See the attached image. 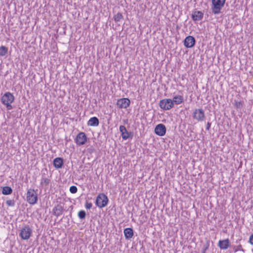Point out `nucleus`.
<instances>
[{
	"label": "nucleus",
	"mask_w": 253,
	"mask_h": 253,
	"mask_svg": "<svg viewBox=\"0 0 253 253\" xmlns=\"http://www.w3.org/2000/svg\"><path fill=\"white\" fill-rule=\"evenodd\" d=\"M14 100V96L9 92L5 93L1 98L2 103L6 106L8 109H12L11 104L13 102Z\"/></svg>",
	"instance_id": "nucleus-1"
},
{
	"label": "nucleus",
	"mask_w": 253,
	"mask_h": 253,
	"mask_svg": "<svg viewBox=\"0 0 253 253\" xmlns=\"http://www.w3.org/2000/svg\"><path fill=\"white\" fill-rule=\"evenodd\" d=\"M212 2V12L217 14L220 13L222 7L224 6L225 0H211Z\"/></svg>",
	"instance_id": "nucleus-2"
},
{
	"label": "nucleus",
	"mask_w": 253,
	"mask_h": 253,
	"mask_svg": "<svg viewBox=\"0 0 253 253\" xmlns=\"http://www.w3.org/2000/svg\"><path fill=\"white\" fill-rule=\"evenodd\" d=\"M32 232L33 231L29 225H27L21 228L19 233V236L23 240H28L32 236Z\"/></svg>",
	"instance_id": "nucleus-3"
},
{
	"label": "nucleus",
	"mask_w": 253,
	"mask_h": 253,
	"mask_svg": "<svg viewBox=\"0 0 253 253\" xmlns=\"http://www.w3.org/2000/svg\"><path fill=\"white\" fill-rule=\"evenodd\" d=\"M27 201L32 205L36 204L38 201V195L36 191L32 189H30L27 193Z\"/></svg>",
	"instance_id": "nucleus-4"
},
{
	"label": "nucleus",
	"mask_w": 253,
	"mask_h": 253,
	"mask_svg": "<svg viewBox=\"0 0 253 253\" xmlns=\"http://www.w3.org/2000/svg\"><path fill=\"white\" fill-rule=\"evenodd\" d=\"M108 202L107 197L104 194H100L96 199V204L100 208L105 207Z\"/></svg>",
	"instance_id": "nucleus-5"
},
{
	"label": "nucleus",
	"mask_w": 253,
	"mask_h": 253,
	"mask_svg": "<svg viewBox=\"0 0 253 253\" xmlns=\"http://www.w3.org/2000/svg\"><path fill=\"white\" fill-rule=\"evenodd\" d=\"M159 106L161 109L168 110L173 107V102L170 99H164L160 101Z\"/></svg>",
	"instance_id": "nucleus-6"
},
{
	"label": "nucleus",
	"mask_w": 253,
	"mask_h": 253,
	"mask_svg": "<svg viewBox=\"0 0 253 253\" xmlns=\"http://www.w3.org/2000/svg\"><path fill=\"white\" fill-rule=\"evenodd\" d=\"M193 118L198 121H203L205 118L204 110L202 109H196L193 113Z\"/></svg>",
	"instance_id": "nucleus-7"
},
{
	"label": "nucleus",
	"mask_w": 253,
	"mask_h": 253,
	"mask_svg": "<svg viewBox=\"0 0 253 253\" xmlns=\"http://www.w3.org/2000/svg\"><path fill=\"white\" fill-rule=\"evenodd\" d=\"M87 137L85 133L81 132L78 134L75 139L77 145L81 146L84 144L87 141Z\"/></svg>",
	"instance_id": "nucleus-8"
},
{
	"label": "nucleus",
	"mask_w": 253,
	"mask_h": 253,
	"mask_svg": "<svg viewBox=\"0 0 253 253\" xmlns=\"http://www.w3.org/2000/svg\"><path fill=\"white\" fill-rule=\"evenodd\" d=\"M130 100L126 98H123L118 100L117 105L119 108H126L130 105Z\"/></svg>",
	"instance_id": "nucleus-9"
},
{
	"label": "nucleus",
	"mask_w": 253,
	"mask_h": 253,
	"mask_svg": "<svg viewBox=\"0 0 253 253\" xmlns=\"http://www.w3.org/2000/svg\"><path fill=\"white\" fill-rule=\"evenodd\" d=\"M155 132L156 134L160 136H164L166 132V127L165 126L162 124L157 125L155 128Z\"/></svg>",
	"instance_id": "nucleus-10"
},
{
	"label": "nucleus",
	"mask_w": 253,
	"mask_h": 253,
	"mask_svg": "<svg viewBox=\"0 0 253 253\" xmlns=\"http://www.w3.org/2000/svg\"><path fill=\"white\" fill-rule=\"evenodd\" d=\"M195 43V40L192 36L187 37L184 41V45L187 48L192 47Z\"/></svg>",
	"instance_id": "nucleus-11"
},
{
	"label": "nucleus",
	"mask_w": 253,
	"mask_h": 253,
	"mask_svg": "<svg viewBox=\"0 0 253 253\" xmlns=\"http://www.w3.org/2000/svg\"><path fill=\"white\" fill-rule=\"evenodd\" d=\"M63 207L61 204H58L53 209V213L56 216H59L63 213Z\"/></svg>",
	"instance_id": "nucleus-12"
},
{
	"label": "nucleus",
	"mask_w": 253,
	"mask_h": 253,
	"mask_svg": "<svg viewBox=\"0 0 253 253\" xmlns=\"http://www.w3.org/2000/svg\"><path fill=\"white\" fill-rule=\"evenodd\" d=\"M229 245L230 242L228 239L224 240H220L218 242V246L222 250H226L229 247Z\"/></svg>",
	"instance_id": "nucleus-13"
},
{
	"label": "nucleus",
	"mask_w": 253,
	"mask_h": 253,
	"mask_svg": "<svg viewBox=\"0 0 253 253\" xmlns=\"http://www.w3.org/2000/svg\"><path fill=\"white\" fill-rule=\"evenodd\" d=\"M204 16L203 13L200 11H195L192 15V19L194 21H199L201 20Z\"/></svg>",
	"instance_id": "nucleus-14"
},
{
	"label": "nucleus",
	"mask_w": 253,
	"mask_h": 253,
	"mask_svg": "<svg viewBox=\"0 0 253 253\" xmlns=\"http://www.w3.org/2000/svg\"><path fill=\"white\" fill-rule=\"evenodd\" d=\"M63 165V160L61 158H56L53 160V165L56 169H60Z\"/></svg>",
	"instance_id": "nucleus-15"
},
{
	"label": "nucleus",
	"mask_w": 253,
	"mask_h": 253,
	"mask_svg": "<svg viewBox=\"0 0 253 253\" xmlns=\"http://www.w3.org/2000/svg\"><path fill=\"white\" fill-rule=\"evenodd\" d=\"M119 130L122 133V136L123 139L126 140L128 138V133L126 127L124 126H120Z\"/></svg>",
	"instance_id": "nucleus-16"
},
{
	"label": "nucleus",
	"mask_w": 253,
	"mask_h": 253,
	"mask_svg": "<svg viewBox=\"0 0 253 253\" xmlns=\"http://www.w3.org/2000/svg\"><path fill=\"white\" fill-rule=\"evenodd\" d=\"M99 120L96 117L91 118L87 122V125L91 126H96L99 125Z\"/></svg>",
	"instance_id": "nucleus-17"
},
{
	"label": "nucleus",
	"mask_w": 253,
	"mask_h": 253,
	"mask_svg": "<svg viewBox=\"0 0 253 253\" xmlns=\"http://www.w3.org/2000/svg\"><path fill=\"white\" fill-rule=\"evenodd\" d=\"M125 238L126 239H129L131 238L133 236V231L131 228H126L124 229V231Z\"/></svg>",
	"instance_id": "nucleus-18"
},
{
	"label": "nucleus",
	"mask_w": 253,
	"mask_h": 253,
	"mask_svg": "<svg viewBox=\"0 0 253 253\" xmlns=\"http://www.w3.org/2000/svg\"><path fill=\"white\" fill-rule=\"evenodd\" d=\"M183 101V97L181 95H176L173 97L172 101L177 105L181 104Z\"/></svg>",
	"instance_id": "nucleus-19"
},
{
	"label": "nucleus",
	"mask_w": 253,
	"mask_h": 253,
	"mask_svg": "<svg viewBox=\"0 0 253 253\" xmlns=\"http://www.w3.org/2000/svg\"><path fill=\"white\" fill-rule=\"evenodd\" d=\"M12 189L9 186H5L2 188V193L3 195H7L11 194Z\"/></svg>",
	"instance_id": "nucleus-20"
},
{
	"label": "nucleus",
	"mask_w": 253,
	"mask_h": 253,
	"mask_svg": "<svg viewBox=\"0 0 253 253\" xmlns=\"http://www.w3.org/2000/svg\"><path fill=\"white\" fill-rule=\"evenodd\" d=\"M8 51V48L5 46H1L0 47V56H4Z\"/></svg>",
	"instance_id": "nucleus-21"
},
{
	"label": "nucleus",
	"mask_w": 253,
	"mask_h": 253,
	"mask_svg": "<svg viewBox=\"0 0 253 253\" xmlns=\"http://www.w3.org/2000/svg\"><path fill=\"white\" fill-rule=\"evenodd\" d=\"M123 19V16L121 13L118 12L114 16V19L115 22H120L122 19Z\"/></svg>",
	"instance_id": "nucleus-22"
},
{
	"label": "nucleus",
	"mask_w": 253,
	"mask_h": 253,
	"mask_svg": "<svg viewBox=\"0 0 253 253\" xmlns=\"http://www.w3.org/2000/svg\"><path fill=\"white\" fill-rule=\"evenodd\" d=\"M44 174H45L43 173L42 174V177L41 184H44L45 186H47V185H48L49 184L50 180L48 178L44 176H43Z\"/></svg>",
	"instance_id": "nucleus-23"
},
{
	"label": "nucleus",
	"mask_w": 253,
	"mask_h": 253,
	"mask_svg": "<svg viewBox=\"0 0 253 253\" xmlns=\"http://www.w3.org/2000/svg\"><path fill=\"white\" fill-rule=\"evenodd\" d=\"M86 213L84 211L82 210L78 212V216L81 219H84L85 218Z\"/></svg>",
	"instance_id": "nucleus-24"
},
{
	"label": "nucleus",
	"mask_w": 253,
	"mask_h": 253,
	"mask_svg": "<svg viewBox=\"0 0 253 253\" xmlns=\"http://www.w3.org/2000/svg\"><path fill=\"white\" fill-rule=\"evenodd\" d=\"M77 188L75 186H72L70 188V191L71 193L75 194L77 192Z\"/></svg>",
	"instance_id": "nucleus-25"
},
{
	"label": "nucleus",
	"mask_w": 253,
	"mask_h": 253,
	"mask_svg": "<svg viewBox=\"0 0 253 253\" xmlns=\"http://www.w3.org/2000/svg\"><path fill=\"white\" fill-rule=\"evenodd\" d=\"M6 204L8 206L13 207L15 205V202H14V200H8L6 201Z\"/></svg>",
	"instance_id": "nucleus-26"
},
{
	"label": "nucleus",
	"mask_w": 253,
	"mask_h": 253,
	"mask_svg": "<svg viewBox=\"0 0 253 253\" xmlns=\"http://www.w3.org/2000/svg\"><path fill=\"white\" fill-rule=\"evenodd\" d=\"M238 251H241L242 252H244V250L242 248V247L241 245L237 246L235 249L234 252H236Z\"/></svg>",
	"instance_id": "nucleus-27"
},
{
	"label": "nucleus",
	"mask_w": 253,
	"mask_h": 253,
	"mask_svg": "<svg viewBox=\"0 0 253 253\" xmlns=\"http://www.w3.org/2000/svg\"><path fill=\"white\" fill-rule=\"evenodd\" d=\"M235 106L237 108H241L242 107V103L241 102H236Z\"/></svg>",
	"instance_id": "nucleus-28"
},
{
	"label": "nucleus",
	"mask_w": 253,
	"mask_h": 253,
	"mask_svg": "<svg viewBox=\"0 0 253 253\" xmlns=\"http://www.w3.org/2000/svg\"><path fill=\"white\" fill-rule=\"evenodd\" d=\"M85 207L87 209H90L92 207V204L91 203L86 202Z\"/></svg>",
	"instance_id": "nucleus-29"
},
{
	"label": "nucleus",
	"mask_w": 253,
	"mask_h": 253,
	"mask_svg": "<svg viewBox=\"0 0 253 253\" xmlns=\"http://www.w3.org/2000/svg\"><path fill=\"white\" fill-rule=\"evenodd\" d=\"M209 246V244H207L206 246H205V247L203 249L202 253H206V251L208 249Z\"/></svg>",
	"instance_id": "nucleus-30"
},
{
	"label": "nucleus",
	"mask_w": 253,
	"mask_h": 253,
	"mask_svg": "<svg viewBox=\"0 0 253 253\" xmlns=\"http://www.w3.org/2000/svg\"><path fill=\"white\" fill-rule=\"evenodd\" d=\"M249 242L251 245H253V234L250 237Z\"/></svg>",
	"instance_id": "nucleus-31"
},
{
	"label": "nucleus",
	"mask_w": 253,
	"mask_h": 253,
	"mask_svg": "<svg viewBox=\"0 0 253 253\" xmlns=\"http://www.w3.org/2000/svg\"><path fill=\"white\" fill-rule=\"evenodd\" d=\"M211 123L210 122H208L207 124V126H206V129L207 130H209V129L211 127Z\"/></svg>",
	"instance_id": "nucleus-32"
}]
</instances>
